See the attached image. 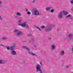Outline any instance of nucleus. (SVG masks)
<instances>
[{
    "label": "nucleus",
    "instance_id": "obj_1",
    "mask_svg": "<svg viewBox=\"0 0 73 73\" xmlns=\"http://www.w3.org/2000/svg\"><path fill=\"white\" fill-rule=\"evenodd\" d=\"M12 46L10 47L9 48V46H7L6 47L7 49V50H9V49L11 50V54L12 55H16L17 54V53H16V52L15 50V48H16V43H13L11 44Z\"/></svg>",
    "mask_w": 73,
    "mask_h": 73
},
{
    "label": "nucleus",
    "instance_id": "obj_8",
    "mask_svg": "<svg viewBox=\"0 0 73 73\" xmlns=\"http://www.w3.org/2000/svg\"><path fill=\"white\" fill-rule=\"evenodd\" d=\"M63 13L60 12L58 15V17L59 19H62L63 18V15H62Z\"/></svg>",
    "mask_w": 73,
    "mask_h": 73
},
{
    "label": "nucleus",
    "instance_id": "obj_16",
    "mask_svg": "<svg viewBox=\"0 0 73 73\" xmlns=\"http://www.w3.org/2000/svg\"><path fill=\"white\" fill-rule=\"evenodd\" d=\"M51 9V8L50 7H48L46 8V10L47 11H49Z\"/></svg>",
    "mask_w": 73,
    "mask_h": 73
},
{
    "label": "nucleus",
    "instance_id": "obj_4",
    "mask_svg": "<svg viewBox=\"0 0 73 73\" xmlns=\"http://www.w3.org/2000/svg\"><path fill=\"white\" fill-rule=\"evenodd\" d=\"M36 72H38L39 71L40 72V73H42V70L41 69V66L39 64H38L36 66Z\"/></svg>",
    "mask_w": 73,
    "mask_h": 73
},
{
    "label": "nucleus",
    "instance_id": "obj_14",
    "mask_svg": "<svg viewBox=\"0 0 73 73\" xmlns=\"http://www.w3.org/2000/svg\"><path fill=\"white\" fill-rule=\"evenodd\" d=\"M72 36H73V35L72 34H70L68 36V38H70V37H72Z\"/></svg>",
    "mask_w": 73,
    "mask_h": 73
},
{
    "label": "nucleus",
    "instance_id": "obj_30",
    "mask_svg": "<svg viewBox=\"0 0 73 73\" xmlns=\"http://www.w3.org/2000/svg\"><path fill=\"white\" fill-rule=\"evenodd\" d=\"M66 68H69V66H66Z\"/></svg>",
    "mask_w": 73,
    "mask_h": 73
},
{
    "label": "nucleus",
    "instance_id": "obj_23",
    "mask_svg": "<svg viewBox=\"0 0 73 73\" xmlns=\"http://www.w3.org/2000/svg\"><path fill=\"white\" fill-rule=\"evenodd\" d=\"M51 12V13H53L54 12V10L53 9H52L50 10Z\"/></svg>",
    "mask_w": 73,
    "mask_h": 73
},
{
    "label": "nucleus",
    "instance_id": "obj_36",
    "mask_svg": "<svg viewBox=\"0 0 73 73\" xmlns=\"http://www.w3.org/2000/svg\"><path fill=\"white\" fill-rule=\"evenodd\" d=\"M35 1H36V0H34L33 2V3H34L35 2Z\"/></svg>",
    "mask_w": 73,
    "mask_h": 73
},
{
    "label": "nucleus",
    "instance_id": "obj_32",
    "mask_svg": "<svg viewBox=\"0 0 73 73\" xmlns=\"http://www.w3.org/2000/svg\"><path fill=\"white\" fill-rule=\"evenodd\" d=\"M3 40H5V39H7V38L3 37Z\"/></svg>",
    "mask_w": 73,
    "mask_h": 73
},
{
    "label": "nucleus",
    "instance_id": "obj_17",
    "mask_svg": "<svg viewBox=\"0 0 73 73\" xmlns=\"http://www.w3.org/2000/svg\"><path fill=\"white\" fill-rule=\"evenodd\" d=\"M25 27H26V28L27 29H30V28H29V25H26Z\"/></svg>",
    "mask_w": 73,
    "mask_h": 73
},
{
    "label": "nucleus",
    "instance_id": "obj_37",
    "mask_svg": "<svg viewBox=\"0 0 73 73\" xmlns=\"http://www.w3.org/2000/svg\"><path fill=\"white\" fill-rule=\"evenodd\" d=\"M0 45H1V46H4V45L2 44H0Z\"/></svg>",
    "mask_w": 73,
    "mask_h": 73
},
{
    "label": "nucleus",
    "instance_id": "obj_26",
    "mask_svg": "<svg viewBox=\"0 0 73 73\" xmlns=\"http://www.w3.org/2000/svg\"><path fill=\"white\" fill-rule=\"evenodd\" d=\"M23 21V20H19L18 21V23H21V21Z\"/></svg>",
    "mask_w": 73,
    "mask_h": 73
},
{
    "label": "nucleus",
    "instance_id": "obj_24",
    "mask_svg": "<svg viewBox=\"0 0 73 73\" xmlns=\"http://www.w3.org/2000/svg\"><path fill=\"white\" fill-rule=\"evenodd\" d=\"M45 28V27L44 25H42V27H41V29H44V28Z\"/></svg>",
    "mask_w": 73,
    "mask_h": 73
},
{
    "label": "nucleus",
    "instance_id": "obj_40",
    "mask_svg": "<svg viewBox=\"0 0 73 73\" xmlns=\"http://www.w3.org/2000/svg\"><path fill=\"white\" fill-rule=\"evenodd\" d=\"M25 42H26V41H25Z\"/></svg>",
    "mask_w": 73,
    "mask_h": 73
},
{
    "label": "nucleus",
    "instance_id": "obj_19",
    "mask_svg": "<svg viewBox=\"0 0 73 73\" xmlns=\"http://www.w3.org/2000/svg\"><path fill=\"white\" fill-rule=\"evenodd\" d=\"M50 26L52 28V27H55V25L54 24H52V25H50Z\"/></svg>",
    "mask_w": 73,
    "mask_h": 73
},
{
    "label": "nucleus",
    "instance_id": "obj_27",
    "mask_svg": "<svg viewBox=\"0 0 73 73\" xmlns=\"http://www.w3.org/2000/svg\"><path fill=\"white\" fill-rule=\"evenodd\" d=\"M70 3L72 4H73V0H71L70 1Z\"/></svg>",
    "mask_w": 73,
    "mask_h": 73
},
{
    "label": "nucleus",
    "instance_id": "obj_29",
    "mask_svg": "<svg viewBox=\"0 0 73 73\" xmlns=\"http://www.w3.org/2000/svg\"><path fill=\"white\" fill-rule=\"evenodd\" d=\"M70 18L71 19H73V17L71 16V17H70Z\"/></svg>",
    "mask_w": 73,
    "mask_h": 73
},
{
    "label": "nucleus",
    "instance_id": "obj_38",
    "mask_svg": "<svg viewBox=\"0 0 73 73\" xmlns=\"http://www.w3.org/2000/svg\"><path fill=\"white\" fill-rule=\"evenodd\" d=\"M34 46L35 47V48H36V45H34Z\"/></svg>",
    "mask_w": 73,
    "mask_h": 73
},
{
    "label": "nucleus",
    "instance_id": "obj_22",
    "mask_svg": "<svg viewBox=\"0 0 73 73\" xmlns=\"http://www.w3.org/2000/svg\"><path fill=\"white\" fill-rule=\"evenodd\" d=\"M28 36H29V37H32V34H28L27 35Z\"/></svg>",
    "mask_w": 73,
    "mask_h": 73
},
{
    "label": "nucleus",
    "instance_id": "obj_9",
    "mask_svg": "<svg viewBox=\"0 0 73 73\" xmlns=\"http://www.w3.org/2000/svg\"><path fill=\"white\" fill-rule=\"evenodd\" d=\"M27 24V22H25L23 23H19L18 25H20V26H21L22 27H25V26H26Z\"/></svg>",
    "mask_w": 73,
    "mask_h": 73
},
{
    "label": "nucleus",
    "instance_id": "obj_3",
    "mask_svg": "<svg viewBox=\"0 0 73 73\" xmlns=\"http://www.w3.org/2000/svg\"><path fill=\"white\" fill-rule=\"evenodd\" d=\"M14 32H17L16 33V36H22L24 35V33H22V32L21 31H20L18 30L15 29L14 31Z\"/></svg>",
    "mask_w": 73,
    "mask_h": 73
},
{
    "label": "nucleus",
    "instance_id": "obj_18",
    "mask_svg": "<svg viewBox=\"0 0 73 73\" xmlns=\"http://www.w3.org/2000/svg\"><path fill=\"white\" fill-rule=\"evenodd\" d=\"M35 28H37V29H39V31H41V30L40 28H39L38 27H37V26H35Z\"/></svg>",
    "mask_w": 73,
    "mask_h": 73
},
{
    "label": "nucleus",
    "instance_id": "obj_11",
    "mask_svg": "<svg viewBox=\"0 0 73 73\" xmlns=\"http://www.w3.org/2000/svg\"><path fill=\"white\" fill-rule=\"evenodd\" d=\"M63 13L64 14V15H67L68 14V13L66 12L65 11H63Z\"/></svg>",
    "mask_w": 73,
    "mask_h": 73
},
{
    "label": "nucleus",
    "instance_id": "obj_7",
    "mask_svg": "<svg viewBox=\"0 0 73 73\" xmlns=\"http://www.w3.org/2000/svg\"><path fill=\"white\" fill-rule=\"evenodd\" d=\"M33 13H34V15L35 16H38V15H41V14L39 13V12L37 10L35 11L34 12H33Z\"/></svg>",
    "mask_w": 73,
    "mask_h": 73
},
{
    "label": "nucleus",
    "instance_id": "obj_25",
    "mask_svg": "<svg viewBox=\"0 0 73 73\" xmlns=\"http://www.w3.org/2000/svg\"><path fill=\"white\" fill-rule=\"evenodd\" d=\"M27 14H28V15H31V13L29 11L27 12Z\"/></svg>",
    "mask_w": 73,
    "mask_h": 73
},
{
    "label": "nucleus",
    "instance_id": "obj_10",
    "mask_svg": "<svg viewBox=\"0 0 73 73\" xmlns=\"http://www.w3.org/2000/svg\"><path fill=\"white\" fill-rule=\"evenodd\" d=\"M5 64V61L0 59V64Z\"/></svg>",
    "mask_w": 73,
    "mask_h": 73
},
{
    "label": "nucleus",
    "instance_id": "obj_39",
    "mask_svg": "<svg viewBox=\"0 0 73 73\" xmlns=\"http://www.w3.org/2000/svg\"><path fill=\"white\" fill-rule=\"evenodd\" d=\"M40 52H42V51H40Z\"/></svg>",
    "mask_w": 73,
    "mask_h": 73
},
{
    "label": "nucleus",
    "instance_id": "obj_31",
    "mask_svg": "<svg viewBox=\"0 0 73 73\" xmlns=\"http://www.w3.org/2000/svg\"><path fill=\"white\" fill-rule=\"evenodd\" d=\"M25 10H26V12H27L28 11V9H26Z\"/></svg>",
    "mask_w": 73,
    "mask_h": 73
},
{
    "label": "nucleus",
    "instance_id": "obj_2",
    "mask_svg": "<svg viewBox=\"0 0 73 73\" xmlns=\"http://www.w3.org/2000/svg\"><path fill=\"white\" fill-rule=\"evenodd\" d=\"M22 48L27 50L29 52V53L30 54H31L33 56H37V55L36 54L34 53L33 52H30V49L27 47L25 46H22Z\"/></svg>",
    "mask_w": 73,
    "mask_h": 73
},
{
    "label": "nucleus",
    "instance_id": "obj_6",
    "mask_svg": "<svg viewBox=\"0 0 73 73\" xmlns=\"http://www.w3.org/2000/svg\"><path fill=\"white\" fill-rule=\"evenodd\" d=\"M56 49V46H55V45L54 44H52L51 46V50L52 51Z\"/></svg>",
    "mask_w": 73,
    "mask_h": 73
},
{
    "label": "nucleus",
    "instance_id": "obj_12",
    "mask_svg": "<svg viewBox=\"0 0 73 73\" xmlns=\"http://www.w3.org/2000/svg\"><path fill=\"white\" fill-rule=\"evenodd\" d=\"M61 55H64L65 54V52L64 51H62L60 53Z\"/></svg>",
    "mask_w": 73,
    "mask_h": 73
},
{
    "label": "nucleus",
    "instance_id": "obj_5",
    "mask_svg": "<svg viewBox=\"0 0 73 73\" xmlns=\"http://www.w3.org/2000/svg\"><path fill=\"white\" fill-rule=\"evenodd\" d=\"M46 27L47 28L44 30L45 32H48V31H50L52 30V27L50 25L47 26Z\"/></svg>",
    "mask_w": 73,
    "mask_h": 73
},
{
    "label": "nucleus",
    "instance_id": "obj_28",
    "mask_svg": "<svg viewBox=\"0 0 73 73\" xmlns=\"http://www.w3.org/2000/svg\"><path fill=\"white\" fill-rule=\"evenodd\" d=\"M40 64L41 65V66H42V65H43V64H42V62H40Z\"/></svg>",
    "mask_w": 73,
    "mask_h": 73
},
{
    "label": "nucleus",
    "instance_id": "obj_21",
    "mask_svg": "<svg viewBox=\"0 0 73 73\" xmlns=\"http://www.w3.org/2000/svg\"><path fill=\"white\" fill-rule=\"evenodd\" d=\"M71 17V15H68L66 16V18H69V17Z\"/></svg>",
    "mask_w": 73,
    "mask_h": 73
},
{
    "label": "nucleus",
    "instance_id": "obj_35",
    "mask_svg": "<svg viewBox=\"0 0 73 73\" xmlns=\"http://www.w3.org/2000/svg\"><path fill=\"white\" fill-rule=\"evenodd\" d=\"M32 41H34V39L33 38H31Z\"/></svg>",
    "mask_w": 73,
    "mask_h": 73
},
{
    "label": "nucleus",
    "instance_id": "obj_33",
    "mask_svg": "<svg viewBox=\"0 0 73 73\" xmlns=\"http://www.w3.org/2000/svg\"><path fill=\"white\" fill-rule=\"evenodd\" d=\"M48 39L49 40H51L52 39V38H48Z\"/></svg>",
    "mask_w": 73,
    "mask_h": 73
},
{
    "label": "nucleus",
    "instance_id": "obj_15",
    "mask_svg": "<svg viewBox=\"0 0 73 73\" xmlns=\"http://www.w3.org/2000/svg\"><path fill=\"white\" fill-rule=\"evenodd\" d=\"M17 16H21V14L19 12H18L17 13Z\"/></svg>",
    "mask_w": 73,
    "mask_h": 73
},
{
    "label": "nucleus",
    "instance_id": "obj_13",
    "mask_svg": "<svg viewBox=\"0 0 73 73\" xmlns=\"http://www.w3.org/2000/svg\"><path fill=\"white\" fill-rule=\"evenodd\" d=\"M3 6V3H2V1H0V8H1Z\"/></svg>",
    "mask_w": 73,
    "mask_h": 73
},
{
    "label": "nucleus",
    "instance_id": "obj_20",
    "mask_svg": "<svg viewBox=\"0 0 73 73\" xmlns=\"http://www.w3.org/2000/svg\"><path fill=\"white\" fill-rule=\"evenodd\" d=\"M37 11V9L36 8H33V12H34L35 11Z\"/></svg>",
    "mask_w": 73,
    "mask_h": 73
},
{
    "label": "nucleus",
    "instance_id": "obj_34",
    "mask_svg": "<svg viewBox=\"0 0 73 73\" xmlns=\"http://www.w3.org/2000/svg\"><path fill=\"white\" fill-rule=\"evenodd\" d=\"M0 20H2V18H1V17L0 15Z\"/></svg>",
    "mask_w": 73,
    "mask_h": 73
}]
</instances>
